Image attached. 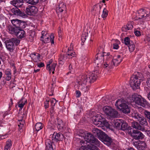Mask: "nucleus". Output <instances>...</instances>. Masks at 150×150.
<instances>
[{
    "label": "nucleus",
    "instance_id": "obj_31",
    "mask_svg": "<svg viewBox=\"0 0 150 150\" xmlns=\"http://www.w3.org/2000/svg\"><path fill=\"white\" fill-rule=\"evenodd\" d=\"M120 43V42L117 40H112V44L113 49L115 50L118 49L119 47L118 45Z\"/></svg>",
    "mask_w": 150,
    "mask_h": 150
},
{
    "label": "nucleus",
    "instance_id": "obj_27",
    "mask_svg": "<svg viewBox=\"0 0 150 150\" xmlns=\"http://www.w3.org/2000/svg\"><path fill=\"white\" fill-rule=\"evenodd\" d=\"M13 142L10 139H8L6 142L4 147V150H10Z\"/></svg>",
    "mask_w": 150,
    "mask_h": 150
},
{
    "label": "nucleus",
    "instance_id": "obj_49",
    "mask_svg": "<svg viewBox=\"0 0 150 150\" xmlns=\"http://www.w3.org/2000/svg\"><path fill=\"white\" fill-rule=\"evenodd\" d=\"M87 35V33H85L83 34L81 37V40L83 42H84L86 40Z\"/></svg>",
    "mask_w": 150,
    "mask_h": 150
},
{
    "label": "nucleus",
    "instance_id": "obj_24",
    "mask_svg": "<svg viewBox=\"0 0 150 150\" xmlns=\"http://www.w3.org/2000/svg\"><path fill=\"white\" fill-rule=\"evenodd\" d=\"M56 63H52L50 65V64H48L46 66L47 69L49 71L50 73H51V72L52 71V73H54V71L55 70L56 66Z\"/></svg>",
    "mask_w": 150,
    "mask_h": 150
},
{
    "label": "nucleus",
    "instance_id": "obj_9",
    "mask_svg": "<svg viewBox=\"0 0 150 150\" xmlns=\"http://www.w3.org/2000/svg\"><path fill=\"white\" fill-rule=\"evenodd\" d=\"M111 57L110 60L109 61L108 64H107L105 66V67H108V69L112 68L114 66L118 65L122 62V58L120 55H118L115 56L112 60H111Z\"/></svg>",
    "mask_w": 150,
    "mask_h": 150
},
{
    "label": "nucleus",
    "instance_id": "obj_57",
    "mask_svg": "<svg viewBox=\"0 0 150 150\" xmlns=\"http://www.w3.org/2000/svg\"><path fill=\"white\" fill-rule=\"evenodd\" d=\"M79 150H87V149L85 146H82L79 149Z\"/></svg>",
    "mask_w": 150,
    "mask_h": 150
},
{
    "label": "nucleus",
    "instance_id": "obj_17",
    "mask_svg": "<svg viewBox=\"0 0 150 150\" xmlns=\"http://www.w3.org/2000/svg\"><path fill=\"white\" fill-rule=\"evenodd\" d=\"M98 72L97 70L95 71L92 72H90L88 76V80L90 83L94 82L96 79L97 77V75Z\"/></svg>",
    "mask_w": 150,
    "mask_h": 150
},
{
    "label": "nucleus",
    "instance_id": "obj_19",
    "mask_svg": "<svg viewBox=\"0 0 150 150\" xmlns=\"http://www.w3.org/2000/svg\"><path fill=\"white\" fill-rule=\"evenodd\" d=\"M93 135L97 137L100 140V138H101L105 134L103 131L100 130L97 128L93 129L92 130Z\"/></svg>",
    "mask_w": 150,
    "mask_h": 150
},
{
    "label": "nucleus",
    "instance_id": "obj_33",
    "mask_svg": "<svg viewBox=\"0 0 150 150\" xmlns=\"http://www.w3.org/2000/svg\"><path fill=\"white\" fill-rule=\"evenodd\" d=\"M32 60L35 62H36L40 60V55L38 53H33L30 55Z\"/></svg>",
    "mask_w": 150,
    "mask_h": 150
},
{
    "label": "nucleus",
    "instance_id": "obj_32",
    "mask_svg": "<svg viewBox=\"0 0 150 150\" xmlns=\"http://www.w3.org/2000/svg\"><path fill=\"white\" fill-rule=\"evenodd\" d=\"M68 55H70L72 57H75L76 56V53L73 50V45L72 43H71L70 47L68 48Z\"/></svg>",
    "mask_w": 150,
    "mask_h": 150
},
{
    "label": "nucleus",
    "instance_id": "obj_4",
    "mask_svg": "<svg viewBox=\"0 0 150 150\" xmlns=\"http://www.w3.org/2000/svg\"><path fill=\"white\" fill-rule=\"evenodd\" d=\"M80 133L81 134V136L83 137L86 142L94 144L97 146H100V142L91 133L81 130Z\"/></svg>",
    "mask_w": 150,
    "mask_h": 150
},
{
    "label": "nucleus",
    "instance_id": "obj_45",
    "mask_svg": "<svg viewBox=\"0 0 150 150\" xmlns=\"http://www.w3.org/2000/svg\"><path fill=\"white\" fill-rule=\"evenodd\" d=\"M18 26V28H24L25 27V23L21 21H20V23H19Z\"/></svg>",
    "mask_w": 150,
    "mask_h": 150
},
{
    "label": "nucleus",
    "instance_id": "obj_15",
    "mask_svg": "<svg viewBox=\"0 0 150 150\" xmlns=\"http://www.w3.org/2000/svg\"><path fill=\"white\" fill-rule=\"evenodd\" d=\"M17 8L15 7L11 9V11L13 13V14L21 16L23 18L26 17L27 16L26 14L24 13L21 11Z\"/></svg>",
    "mask_w": 150,
    "mask_h": 150
},
{
    "label": "nucleus",
    "instance_id": "obj_37",
    "mask_svg": "<svg viewBox=\"0 0 150 150\" xmlns=\"http://www.w3.org/2000/svg\"><path fill=\"white\" fill-rule=\"evenodd\" d=\"M131 126L134 128L137 129L139 130H142L141 126L138 123L136 122H133L131 123Z\"/></svg>",
    "mask_w": 150,
    "mask_h": 150
},
{
    "label": "nucleus",
    "instance_id": "obj_23",
    "mask_svg": "<svg viewBox=\"0 0 150 150\" xmlns=\"http://www.w3.org/2000/svg\"><path fill=\"white\" fill-rule=\"evenodd\" d=\"M7 29L10 33L16 35L18 29L15 26L9 25L7 26Z\"/></svg>",
    "mask_w": 150,
    "mask_h": 150
},
{
    "label": "nucleus",
    "instance_id": "obj_16",
    "mask_svg": "<svg viewBox=\"0 0 150 150\" xmlns=\"http://www.w3.org/2000/svg\"><path fill=\"white\" fill-rule=\"evenodd\" d=\"M134 144L138 150H143L147 147L146 143L143 141H140L138 142L134 143Z\"/></svg>",
    "mask_w": 150,
    "mask_h": 150
},
{
    "label": "nucleus",
    "instance_id": "obj_35",
    "mask_svg": "<svg viewBox=\"0 0 150 150\" xmlns=\"http://www.w3.org/2000/svg\"><path fill=\"white\" fill-rule=\"evenodd\" d=\"M119 120L122 123L121 125V129L123 131L126 130L127 128V124L125 121H123L122 120Z\"/></svg>",
    "mask_w": 150,
    "mask_h": 150
},
{
    "label": "nucleus",
    "instance_id": "obj_1",
    "mask_svg": "<svg viewBox=\"0 0 150 150\" xmlns=\"http://www.w3.org/2000/svg\"><path fill=\"white\" fill-rule=\"evenodd\" d=\"M111 56L109 53L103 52L102 54L98 52L96 56L94 63L96 69L98 67H103L108 69V67H105L110 60Z\"/></svg>",
    "mask_w": 150,
    "mask_h": 150
},
{
    "label": "nucleus",
    "instance_id": "obj_29",
    "mask_svg": "<svg viewBox=\"0 0 150 150\" xmlns=\"http://www.w3.org/2000/svg\"><path fill=\"white\" fill-rule=\"evenodd\" d=\"M27 103V101L26 99L24 98H22L18 102V106L20 108L21 110H22L24 105Z\"/></svg>",
    "mask_w": 150,
    "mask_h": 150
},
{
    "label": "nucleus",
    "instance_id": "obj_5",
    "mask_svg": "<svg viewBox=\"0 0 150 150\" xmlns=\"http://www.w3.org/2000/svg\"><path fill=\"white\" fill-rule=\"evenodd\" d=\"M115 106L116 107L125 114L129 113L130 109L126 101L123 98L118 99L115 102Z\"/></svg>",
    "mask_w": 150,
    "mask_h": 150
},
{
    "label": "nucleus",
    "instance_id": "obj_21",
    "mask_svg": "<svg viewBox=\"0 0 150 150\" xmlns=\"http://www.w3.org/2000/svg\"><path fill=\"white\" fill-rule=\"evenodd\" d=\"M66 8V6L63 2L60 3L57 7L56 11L57 13L62 12Z\"/></svg>",
    "mask_w": 150,
    "mask_h": 150
},
{
    "label": "nucleus",
    "instance_id": "obj_11",
    "mask_svg": "<svg viewBox=\"0 0 150 150\" xmlns=\"http://www.w3.org/2000/svg\"><path fill=\"white\" fill-rule=\"evenodd\" d=\"M37 11V8L35 6L29 5L26 7L25 12L28 15L33 16L36 14Z\"/></svg>",
    "mask_w": 150,
    "mask_h": 150
},
{
    "label": "nucleus",
    "instance_id": "obj_26",
    "mask_svg": "<svg viewBox=\"0 0 150 150\" xmlns=\"http://www.w3.org/2000/svg\"><path fill=\"white\" fill-rule=\"evenodd\" d=\"M23 0H13L11 1V4L15 7H20L23 4Z\"/></svg>",
    "mask_w": 150,
    "mask_h": 150
},
{
    "label": "nucleus",
    "instance_id": "obj_30",
    "mask_svg": "<svg viewBox=\"0 0 150 150\" xmlns=\"http://www.w3.org/2000/svg\"><path fill=\"white\" fill-rule=\"evenodd\" d=\"M133 24L132 23H128L126 25L124 26L122 28V31L126 32L128 30L131 29L133 28Z\"/></svg>",
    "mask_w": 150,
    "mask_h": 150
},
{
    "label": "nucleus",
    "instance_id": "obj_64",
    "mask_svg": "<svg viewBox=\"0 0 150 150\" xmlns=\"http://www.w3.org/2000/svg\"><path fill=\"white\" fill-rule=\"evenodd\" d=\"M127 150H134V149L133 148H128Z\"/></svg>",
    "mask_w": 150,
    "mask_h": 150
},
{
    "label": "nucleus",
    "instance_id": "obj_54",
    "mask_svg": "<svg viewBox=\"0 0 150 150\" xmlns=\"http://www.w3.org/2000/svg\"><path fill=\"white\" fill-rule=\"evenodd\" d=\"M134 33L137 36H139L141 35L140 32L138 30H136L135 31Z\"/></svg>",
    "mask_w": 150,
    "mask_h": 150
},
{
    "label": "nucleus",
    "instance_id": "obj_36",
    "mask_svg": "<svg viewBox=\"0 0 150 150\" xmlns=\"http://www.w3.org/2000/svg\"><path fill=\"white\" fill-rule=\"evenodd\" d=\"M50 101L51 103V108H50V112H53L54 109V106L56 103V100L54 98H53L52 99H50Z\"/></svg>",
    "mask_w": 150,
    "mask_h": 150
},
{
    "label": "nucleus",
    "instance_id": "obj_41",
    "mask_svg": "<svg viewBox=\"0 0 150 150\" xmlns=\"http://www.w3.org/2000/svg\"><path fill=\"white\" fill-rule=\"evenodd\" d=\"M26 1L29 4L35 5L38 3L39 0H26Z\"/></svg>",
    "mask_w": 150,
    "mask_h": 150
},
{
    "label": "nucleus",
    "instance_id": "obj_13",
    "mask_svg": "<svg viewBox=\"0 0 150 150\" xmlns=\"http://www.w3.org/2000/svg\"><path fill=\"white\" fill-rule=\"evenodd\" d=\"M134 117L137 119L142 125L146 126L148 125L146 119L144 117L138 113H136L133 115Z\"/></svg>",
    "mask_w": 150,
    "mask_h": 150
},
{
    "label": "nucleus",
    "instance_id": "obj_46",
    "mask_svg": "<svg viewBox=\"0 0 150 150\" xmlns=\"http://www.w3.org/2000/svg\"><path fill=\"white\" fill-rule=\"evenodd\" d=\"M108 12L106 9L104 8L102 15V17L103 18H105L108 16Z\"/></svg>",
    "mask_w": 150,
    "mask_h": 150
},
{
    "label": "nucleus",
    "instance_id": "obj_10",
    "mask_svg": "<svg viewBox=\"0 0 150 150\" xmlns=\"http://www.w3.org/2000/svg\"><path fill=\"white\" fill-rule=\"evenodd\" d=\"M103 110L107 115L113 117H115L117 116V112L110 106L104 107L103 108Z\"/></svg>",
    "mask_w": 150,
    "mask_h": 150
},
{
    "label": "nucleus",
    "instance_id": "obj_38",
    "mask_svg": "<svg viewBox=\"0 0 150 150\" xmlns=\"http://www.w3.org/2000/svg\"><path fill=\"white\" fill-rule=\"evenodd\" d=\"M43 127V125L41 122H38L35 125V130L38 132L42 129Z\"/></svg>",
    "mask_w": 150,
    "mask_h": 150
},
{
    "label": "nucleus",
    "instance_id": "obj_39",
    "mask_svg": "<svg viewBox=\"0 0 150 150\" xmlns=\"http://www.w3.org/2000/svg\"><path fill=\"white\" fill-rule=\"evenodd\" d=\"M20 20L17 19H13L11 20V22L14 26L18 28V26H19L18 25L19 23H20Z\"/></svg>",
    "mask_w": 150,
    "mask_h": 150
},
{
    "label": "nucleus",
    "instance_id": "obj_60",
    "mask_svg": "<svg viewBox=\"0 0 150 150\" xmlns=\"http://www.w3.org/2000/svg\"><path fill=\"white\" fill-rule=\"evenodd\" d=\"M40 69H34V72L35 73H36L38 72H39L40 71Z\"/></svg>",
    "mask_w": 150,
    "mask_h": 150
},
{
    "label": "nucleus",
    "instance_id": "obj_20",
    "mask_svg": "<svg viewBox=\"0 0 150 150\" xmlns=\"http://www.w3.org/2000/svg\"><path fill=\"white\" fill-rule=\"evenodd\" d=\"M63 138V135L61 134L54 132L52 136V139L56 142L62 141Z\"/></svg>",
    "mask_w": 150,
    "mask_h": 150
},
{
    "label": "nucleus",
    "instance_id": "obj_43",
    "mask_svg": "<svg viewBox=\"0 0 150 150\" xmlns=\"http://www.w3.org/2000/svg\"><path fill=\"white\" fill-rule=\"evenodd\" d=\"M25 122L24 120L23 119H21L19 120L18 121V126L20 127H22L24 126Z\"/></svg>",
    "mask_w": 150,
    "mask_h": 150
},
{
    "label": "nucleus",
    "instance_id": "obj_40",
    "mask_svg": "<svg viewBox=\"0 0 150 150\" xmlns=\"http://www.w3.org/2000/svg\"><path fill=\"white\" fill-rule=\"evenodd\" d=\"M144 113L145 117L148 119L149 122L150 123V112L147 110H145Z\"/></svg>",
    "mask_w": 150,
    "mask_h": 150
},
{
    "label": "nucleus",
    "instance_id": "obj_59",
    "mask_svg": "<svg viewBox=\"0 0 150 150\" xmlns=\"http://www.w3.org/2000/svg\"><path fill=\"white\" fill-rule=\"evenodd\" d=\"M147 40L149 42V44L150 45V37H148L146 38Z\"/></svg>",
    "mask_w": 150,
    "mask_h": 150
},
{
    "label": "nucleus",
    "instance_id": "obj_47",
    "mask_svg": "<svg viewBox=\"0 0 150 150\" xmlns=\"http://www.w3.org/2000/svg\"><path fill=\"white\" fill-rule=\"evenodd\" d=\"M135 48V45L133 44H130L129 46V51L130 52H133Z\"/></svg>",
    "mask_w": 150,
    "mask_h": 150
},
{
    "label": "nucleus",
    "instance_id": "obj_63",
    "mask_svg": "<svg viewBox=\"0 0 150 150\" xmlns=\"http://www.w3.org/2000/svg\"><path fill=\"white\" fill-rule=\"evenodd\" d=\"M80 142L81 144H84L85 143V142L84 140H81L80 141Z\"/></svg>",
    "mask_w": 150,
    "mask_h": 150
},
{
    "label": "nucleus",
    "instance_id": "obj_25",
    "mask_svg": "<svg viewBox=\"0 0 150 150\" xmlns=\"http://www.w3.org/2000/svg\"><path fill=\"white\" fill-rule=\"evenodd\" d=\"M19 38L22 39L25 38L26 35L25 32L22 30H19V29L16 35Z\"/></svg>",
    "mask_w": 150,
    "mask_h": 150
},
{
    "label": "nucleus",
    "instance_id": "obj_2",
    "mask_svg": "<svg viewBox=\"0 0 150 150\" xmlns=\"http://www.w3.org/2000/svg\"><path fill=\"white\" fill-rule=\"evenodd\" d=\"M150 16V11L149 9L146 10L140 9L136 13L135 20L139 21L140 24H142L146 21L149 20Z\"/></svg>",
    "mask_w": 150,
    "mask_h": 150
},
{
    "label": "nucleus",
    "instance_id": "obj_7",
    "mask_svg": "<svg viewBox=\"0 0 150 150\" xmlns=\"http://www.w3.org/2000/svg\"><path fill=\"white\" fill-rule=\"evenodd\" d=\"M42 36L40 38V40L45 43H47L51 42L52 44L54 43V36L53 33H52L50 35L46 31H42Z\"/></svg>",
    "mask_w": 150,
    "mask_h": 150
},
{
    "label": "nucleus",
    "instance_id": "obj_34",
    "mask_svg": "<svg viewBox=\"0 0 150 150\" xmlns=\"http://www.w3.org/2000/svg\"><path fill=\"white\" fill-rule=\"evenodd\" d=\"M4 72L6 76V80L7 81H10L11 79V70L9 69H8L5 71Z\"/></svg>",
    "mask_w": 150,
    "mask_h": 150
},
{
    "label": "nucleus",
    "instance_id": "obj_50",
    "mask_svg": "<svg viewBox=\"0 0 150 150\" xmlns=\"http://www.w3.org/2000/svg\"><path fill=\"white\" fill-rule=\"evenodd\" d=\"M120 119L117 120V121L115 122V125L116 127L117 128H119L120 127V123L121 122H120L119 120Z\"/></svg>",
    "mask_w": 150,
    "mask_h": 150
},
{
    "label": "nucleus",
    "instance_id": "obj_61",
    "mask_svg": "<svg viewBox=\"0 0 150 150\" xmlns=\"http://www.w3.org/2000/svg\"><path fill=\"white\" fill-rule=\"evenodd\" d=\"M147 97L148 99L150 100V92L147 95Z\"/></svg>",
    "mask_w": 150,
    "mask_h": 150
},
{
    "label": "nucleus",
    "instance_id": "obj_12",
    "mask_svg": "<svg viewBox=\"0 0 150 150\" xmlns=\"http://www.w3.org/2000/svg\"><path fill=\"white\" fill-rule=\"evenodd\" d=\"M131 136L136 140L142 139L144 137L142 133L138 130H133L132 132H129Z\"/></svg>",
    "mask_w": 150,
    "mask_h": 150
},
{
    "label": "nucleus",
    "instance_id": "obj_14",
    "mask_svg": "<svg viewBox=\"0 0 150 150\" xmlns=\"http://www.w3.org/2000/svg\"><path fill=\"white\" fill-rule=\"evenodd\" d=\"M100 140L108 146L112 144V139L105 134H104L101 138H100Z\"/></svg>",
    "mask_w": 150,
    "mask_h": 150
},
{
    "label": "nucleus",
    "instance_id": "obj_62",
    "mask_svg": "<svg viewBox=\"0 0 150 150\" xmlns=\"http://www.w3.org/2000/svg\"><path fill=\"white\" fill-rule=\"evenodd\" d=\"M147 84L150 86V78L148 80ZM149 87H150V86Z\"/></svg>",
    "mask_w": 150,
    "mask_h": 150
},
{
    "label": "nucleus",
    "instance_id": "obj_44",
    "mask_svg": "<svg viewBox=\"0 0 150 150\" xmlns=\"http://www.w3.org/2000/svg\"><path fill=\"white\" fill-rule=\"evenodd\" d=\"M102 122L100 120H99L98 118L97 117L95 119H94V121L93 122L94 124L96 125H98V126H99L98 125L99 124H101L102 123Z\"/></svg>",
    "mask_w": 150,
    "mask_h": 150
},
{
    "label": "nucleus",
    "instance_id": "obj_58",
    "mask_svg": "<svg viewBox=\"0 0 150 150\" xmlns=\"http://www.w3.org/2000/svg\"><path fill=\"white\" fill-rule=\"evenodd\" d=\"M58 32V35H59V37H61V36L62 35V31L61 30H60V29H59V30Z\"/></svg>",
    "mask_w": 150,
    "mask_h": 150
},
{
    "label": "nucleus",
    "instance_id": "obj_42",
    "mask_svg": "<svg viewBox=\"0 0 150 150\" xmlns=\"http://www.w3.org/2000/svg\"><path fill=\"white\" fill-rule=\"evenodd\" d=\"M58 127L59 128L63 129L64 128V125L62 120L60 119H58L57 120Z\"/></svg>",
    "mask_w": 150,
    "mask_h": 150
},
{
    "label": "nucleus",
    "instance_id": "obj_6",
    "mask_svg": "<svg viewBox=\"0 0 150 150\" xmlns=\"http://www.w3.org/2000/svg\"><path fill=\"white\" fill-rule=\"evenodd\" d=\"M131 102H134L135 104L144 107L149 105V103L145 99L142 98H139L135 94H133L130 98Z\"/></svg>",
    "mask_w": 150,
    "mask_h": 150
},
{
    "label": "nucleus",
    "instance_id": "obj_51",
    "mask_svg": "<svg viewBox=\"0 0 150 150\" xmlns=\"http://www.w3.org/2000/svg\"><path fill=\"white\" fill-rule=\"evenodd\" d=\"M49 101L46 100L44 103V107L45 109L49 107Z\"/></svg>",
    "mask_w": 150,
    "mask_h": 150
},
{
    "label": "nucleus",
    "instance_id": "obj_52",
    "mask_svg": "<svg viewBox=\"0 0 150 150\" xmlns=\"http://www.w3.org/2000/svg\"><path fill=\"white\" fill-rule=\"evenodd\" d=\"M76 97L78 98H79L81 95V93L79 91H76Z\"/></svg>",
    "mask_w": 150,
    "mask_h": 150
},
{
    "label": "nucleus",
    "instance_id": "obj_55",
    "mask_svg": "<svg viewBox=\"0 0 150 150\" xmlns=\"http://www.w3.org/2000/svg\"><path fill=\"white\" fill-rule=\"evenodd\" d=\"M90 149L91 150H100L97 147L94 146H92V147H91Z\"/></svg>",
    "mask_w": 150,
    "mask_h": 150
},
{
    "label": "nucleus",
    "instance_id": "obj_53",
    "mask_svg": "<svg viewBox=\"0 0 150 150\" xmlns=\"http://www.w3.org/2000/svg\"><path fill=\"white\" fill-rule=\"evenodd\" d=\"M104 125L105 126H106L107 128H110V125L106 121L103 122Z\"/></svg>",
    "mask_w": 150,
    "mask_h": 150
},
{
    "label": "nucleus",
    "instance_id": "obj_28",
    "mask_svg": "<svg viewBox=\"0 0 150 150\" xmlns=\"http://www.w3.org/2000/svg\"><path fill=\"white\" fill-rule=\"evenodd\" d=\"M52 144V142L50 139H46L45 142L46 146L45 150H54Z\"/></svg>",
    "mask_w": 150,
    "mask_h": 150
},
{
    "label": "nucleus",
    "instance_id": "obj_22",
    "mask_svg": "<svg viewBox=\"0 0 150 150\" xmlns=\"http://www.w3.org/2000/svg\"><path fill=\"white\" fill-rule=\"evenodd\" d=\"M88 77L86 75H82L81 77H80L78 83L80 85H86L88 81Z\"/></svg>",
    "mask_w": 150,
    "mask_h": 150
},
{
    "label": "nucleus",
    "instance_id": "obj_56",
    "mask_svg": "<svg viewBox=\"0 0 150 150\" xmlns=\"http://www.w3.org/2000/svg\"><path fill=\"white\" fill-rule=\"evenodd\" d=\"M44 64L43 63L41 62L38 64V66L40 68L44 66Z\"/></svg>",
    "mask_w": 150,
    "mask_h": 150
},
{
    "label": "nucleus",
    "instance_id": "obj_48",
    "mask_svg": "<svg viewBox=\"0 0 150 150\" xmlns=\"http://www.w3.org/2000/svg\"><path fill=\"white\" fill-rule=\"evenodd\" d=\"M124 41L125 44L126 45H129L130 43V39L128 37H125L124 39Z\"/></svg>",
    "mask_w": 150,
    "mask_h": 150
},
{
    "label": "nucleus",
    "instance_id": "obj_18",
    "mask_svg": "<svg viewBox=\"0 0 150 150\" xmlns=\"http://www.w3.org/2000/svg\"><path fill=\"white\" fill-rule=\"evenodd\" d=\"M71 55V54L70 55H68V52L67 53L65 54H61L59 59V64L62 65L64 64V62L67 58H71L72 57H74L71 56V55Z\"/></svg>",
    "mask_w": 150,
    "mask_h": 150
},
{
    "label": "nucleus",
    "instance_id": "obj_3",
    "mask_svg": "<svg viewBox=\"0 0 150 150\" xmlns=\"http://www.w3.org/2000/svg\"><path fill=\"white\" fill-rule=\"evenodd\" d=\"M143 76L140 72H137L131 77L130 84L133 90L138 88L141 83Z\"/></svg>",
    "mask_w": 150,
    "mask_h": 150
},
{
    "label": "nucleus",
    "instance_id": "obj_8",
    "mask_svg": "<svg viewBox=\"0 0 150 150\" xmlns=\"http://www.w3.org/2000/svg\"><path fill=\"white\" fill-rule=\"evenodd\" d=\"M20 40L16 38H12L5 42L6 47L7 50L12 52L15 49L14 45H18L20 43Z\"/></svg>",
    "mask_w": 150,
    "mask_h": 150
}]
</instances>
